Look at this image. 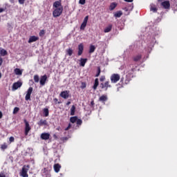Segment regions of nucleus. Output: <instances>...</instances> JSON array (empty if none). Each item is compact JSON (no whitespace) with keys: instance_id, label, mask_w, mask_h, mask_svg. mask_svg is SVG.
I'll use <instances>...</instances> for the list:
<instances>
[{"instance_id":"1","label":"nucleus","mask_w":177,"mask_h":177,"mask_svg":"<svg viewBox=\"0 0 177 177\" xmlns=\"http://www.w3.org/2000/svg\"><path fill=\"white\" fill-rule=\"evenodd\" d=\"M62 13H63V7L55 8L53 12V17H59V16L62 15Z\"/></svg>"},{"instance_id":"2","label":"nucleus","mask_w":177,"mask_h":177,"mask_svg":"<svg viewBox=\"0 0 177 177\" xmlns=\"http://www.w3.org/2000/svg\"><path fill=\"white\" fill-rule=\"evenodd\" d=\"M29 168H30L29 165L24 166L22 167V171H21V176L22 177H28V174H27V172H28Z\"/></svg>"},{"instance_id":"3","label":"nucleus","mask_w":177,"mask_h":177,"mask_svg":"<svg viewBox=\"0 0 177 177\" xmlns=\"http://www.w3.org/2000/svg\"><path fill=\"white\" fill-rule=\"evenodd\" d=\"M120 75L118 74H113L111 76V81L113 84H117V82H118V81H120Z\"/></svg>"},{"instance_id":"4","label":"nucleus","mask_w":177,"mask_h":177,"mask_svg":"<svg viewBox=\"0 0 177 177\" xmlns=\"http://www.w3.org/2000/svg\"><path fill=\"white\" fill-rule=\"evenodd\" d=\"M25 123V135L27 136L28 135V132L31 131V127H30V123L27 121V120H24Z\"/></svg>"},{"instance_id":"5","label":"nucleus","mask_w":177,"mask_h":177,"mask_svg":"<svg viewBox=\"0 0 177 177\" xmlns=\"http://www.w3.org/2000/svg\"><path fill=\"white\" fill-rule=\"evenodd\" d=\"M59 96H61V97H63V99H68V97H70V91H62L61 93L59 94Z\"/></svg>"},{"instance_id":"6","label":"nucleus","mask_w":177,"mask_h":177,"mask_svg":"<svg viewBox=\"0 0 177 177\" xmlns=\"http://www.w3.org/2000/svg\"><path fill=\"white\" fill-rule=\"evenodd\" d=\"M23 83L21 82H17L12 84V91H17L19 88H21Z\"/></svg>"},{"instance_id":"7","label":"nucleus","mask_w":177,"mask_h":177,"mask_svg":"<svg viewBox=\"0 0 177 177\" xmlns=\"http://www.w3.org/2000/svg\"><path fill=\"white\" fill-rule=\"evenodd\" d=\"M48 80V76L46 75H44L43 76H41L40 77V85H41V86H44L46 82Z\"/></svg>"},{"instance_id":"8","label":"nucleus","mask_w":177,"mask_h":177,"mask_svg":"<svg viewBox=\"0 0 177 177\" xmlns=\"http://www.w3.org/2000/svg\"><path fill=\"white\" fill-rule=\"evenodd\" d=\"M31 93H32V87H30L28 89L26 95L25 97V100H30V99H31Z\"/></svg>"},{"instance_id":"9","label":"nucleus","mask_w":177,"mask_h":177,"mask_svg":"<svg viewBox=\"0 0 177 177\" xmlns=\"http://www.w3.org/2000/svg\"><path fill=\"white\" fill-rule=\"evenodd\" d=\"M161 6H162L164 9H169L171 8V3L169 1H165L161 3Z\"/></svg>"},{"instance_id":"10","label":"nucleus","mask_w":177,"mask_h":177,"mask_svg":"<svg viewBox=\"0 0 177 177\" xmlns=\"http://www.w3.org/2000/svg\"><path fill=\"white\" fill-rule=\"evenodd\" d=\"M40 138L42 140H48L50 138V134L49 133H42Z\"/></svg>"},{"instance_id":"11","label":"nucleus","mask_w":177,"mask_h":177,"mask_svg":"<svg viewBox=\"0 0 177 177\" xmlns=\"http://www.w3.org/2000/svg\"><path fill=\"white\" fill-rule=\"evenodd\" d=\"M83 52H84V44H80L78 45V53H77L78 56H81Z\"/></svg>"},{"instance_id":"12","label":"nucleus","mask_w":177,"mask_h":177,"mask_svg":"<svg viewBox=\"0 0 177 177\" xmlns=\"http://www.w3.org/2000/svg\"><path fill=\"white\" fill-rule=\"evenodd\" d=\"M53 8L55 9H57L59 8H63V6H62V3L59 1L54 2L53 3Z\"/></svg>"},{"instance_id":"13","label":"nucleus","mask_w":177,"mask_h":177,"mask_svg":"<svg viewBox=\"0 0 177 177\" xmlns=\"http://www.w3.org/2000/svg\"><path fill=\"white\" fill-rule=\"evenodd\" d=\"M60 168H62V166L59 163L54 165V171L57 174L59 172Z\"/></svg>"},{"instance_id":"14","label":"nucleus","mask_w":177,"mask_h":177,"mask_svg":"<svg viewBox=\"0 0 177 177\" xmlns=\"http://www.w3.org/2000/svg\"><path fill=\"white\" fill-rule=\"evenodd\" d=\"M38 39H39L38 37H36V36H31V37L29 38L28 44H31L32 42H35V41H38Z\"/></svg>"},{"instance_id":"15","label":"nucleus","mask_w":177,"mask_h":177,"mask_svg":"<svg viewBox=\"0 0 177 177\" xmlns=\"http://www.w3.org/2000/svg\"><path fill=\"white\" fill-rule=\"evenodd\" d=\"M86 62H88V59L86 58H81L80 59V66L82 67H85V64H86Z\"/></svg>"},{"instance_id":"16","label":"nucleus","mask_w":177,"mask_h":177,"mask_svg":"<svg viewBox=\"0 0 177 177\" xmlns=\"http://www.w3.org/2000/svg\"><path fill=\"white\" fill-rule=\"evenodd\" d=\"M107 95H102L101 97H100L99 98V102H102V103H104V102H107Z\"/></svg>"},{"instance_id":"17","label":"nucleus","mask_w":177,"mask_h":177,"mask_svg":"<svg viewBox=\"0 0 177 177\" xmlns=\"http://www.w3.org/2000/svg\"><path fill=\"white\" fill-rule=\"evenodd\" d=\"M150 10L151 12H153V13H157V7H156V6L154 4H151L150 6Z\"/></svg>"},{"instance_id":"18","label":"nucleus","mask_w":177,"mask_h":177,"mask_svg":"<svg viewBox=\"0 0 177 177\" xmlns=\"http://www.w3.org/2000/svg\"><path fill=\"white\" fill-rule=\"evenodd\" d=\"M97 86H99V79L96 78L95 80V83L93 86V88L94 89V91H96V89H97Z\"/></svg>"},{"instance_id":"19","label":"nucleus","mask_w":177,"mask_h":177,"mask_svg":"<svg viewBox=\"0 0 177 177\" xmlns=\"http://www.w3.org/2000/svg\"><path fill=\"white\" fill-rule=\"evenodd\" d=\"M113 28V25L110 24L104 29V32H110Z\"/></svg>"},{"instance_id":"20","label":"nucleus","mask_w":177,"mask_h":177,"mask_svg":"<svg viewBox=\"0 0 177 177\" xmlns=\"http://www.w3.org/2000/svg\"><path fill=\"white\" fill-rule=\"evenodd\" d=\"M104 86L105 88V91H107V89H109V88H111V85H110V82L109 81L106 82L104 84Z\"/></svg>"},{"instance_id":"21","label":"nucleus","mask_w":177,"mask_h":177,"mask_svg":"<svg viewBox=\"0 0 177 177\" xmlns=\"http://www.w3.org/2000/svg\"><path fill=\"white\" fill-rule=\"evenodd\" d=\"M15 73L16 75H21V74H23V72L21 71V70L17 68L15 69Z\"/></svg>"},{"instance_id":"22","label":"nucleus","mask_w":177,"mask_h":177,"mask_svg":"<svg viewBox=\"0 0 177 177\" xmlns=\"http://www.w3.org/2000/svg\"><path fill=\"white\" fill-rule=\"evenodd\" d=\"M117 8V3H111L109 7V9L111 10H114Z\"/></svg>"},{"instance_id":"23","label":"nucleus","mask_w":177,"mask_h":177,"mask_svg":"<svg viewBox=\"0 0 177 177\" xmlns=\"http://www.w3.org/2000/svg\"><path fill=\"white\" fill-rule=\"evenodd\" d=\"M71 115H75V106L74 105L71 108Z\"/></svg>"},{"instance_id":"24","label":"nucleus","mask_w":177,"mask_h":177,"mask_svg":"<svg viewBox=\"0 0 177 177\" xmlns=\"http://www.w3.org/2000/svg\"><path fill=\"white\" fill-rule=\"evenodd\" d=\"M38 125H39L40 127H42V125H46V120H40V121L37 123Z\"/></svg>"},{"instance_id":"25","label":"nucleus","mask_w":177,"mask_h":177,"mask_svg":"<svg viewBox=\"0 0 177 177\" xmlns=\"http://www.w3.org/2000/svg\"><path fill=\"white\" fill-rule=\"evenodd\" d=\"M140 59H142V55H140L133 57L134 62H139V60H140Z\"/></svg>"},{"instance_id":"26","label":"nucleus","mask_w":177,"mask_h":177,"mask_svg":"<svg viewBox=\"0 0 177 177\" xmlns=\"http://www.w3.org/2000/svg\"><path fill=\"white\" fill-rule=\"evenodd\" d=\"M43 111H44V117H48L49 115V109L45 108L44 109Z\"/></svg>"},{"instance_id":"27","label":"nucleus","mask_w":177,"mask_h":177,"mask_svg":"<svg viewBox=\"0 0 177 177\" xmlns=\"http://www.w3.org/2000/svg\"><path fill=\"white\" fill-rule=\"evenodd\" d=\"M77 120H78V118L77 116L71 117L70 118V121L71 122H72V124H74V122H77Z\"/></svg>"},{"instance_id":"28","label":"nucleus","mask_w":177,"mask_h":177,"mask_svg":"<svg viewBox=\"0 0 177 177\" xmlns=\"http://www.w3.org/2000/svg\"><path fill=\"white\" fill-rule=\"evenodd\" d=\"M95 49H96V47H95V46L93 45L90 46L89 53H93Z\"/></svg>"},{"instance_id":"29","label":"nucleus","mask_w":177,"mask_h":177,"mask_svg":"<svg viewBox=\"0 0 177 177\" xmlns=\"http://www.w3.org/2000/svg\"><path fill=\"white\" fill-rule=\"evenodd\" d=\"M73 53V50L71 48H68V50H66V55H68V56H72Z\"/></svg>"},{"instance_id":"30","label":"nucleus","mask_w":177,"mask_h":177,"mask_svg":"<svg viewBox=\"0 0 177 177\" xmlns=\"http://www.w3.org/2000/svg\"><path fill=\"white\" fill-rule=\"evenodd\" d=\"M33 80L35 82H37V83L39 82V76L38 75H35Z\"/></svg>"},{"instance_id":"31","label":"nucleus","mask_w":177,"mask_h":177,"mask_svg":"<svg viewBox=\"0 0 177 177\" xmlns=\"http://www.w3.org/2000/svg\"><path fill=\"white\" fill-rule=\"evenodd\" d=\"M0 55L1 56H6V55H8V51H6V50L3 49L0 51Z\"/></svg>"},{"instance_id":"32","label":"nucleus","mask_w":177,"mask_h":177,"mask_svg":"<svg viewBox=\"0 0 177 177\" xmlns=\"http://www.w3.org/2000/svg\"><path fill=\"white\" fill-rule=\"evenodd\" d=\"M122 15V11H118L117 12H115L114 14V16H115V17H120Z\"/></svg>"},{"instance_id":"33","label":"nucleus","mask_w":177,"mask_h":177,"mask_svg":"<svg viewBox=\"0 0 177 177\" xmlns=\"http://www.w3.org/2000/svg\"><path fill=\"white\" fill-rule=\"evenodd\" d=\"M1 150H6V149H8V145L4 142L3 145H1Z\"/></svg>"},{"instance_id":"34","label":"nucleus","mask_w":177,"mask_h":177,"mask_svg":"<svg viewBox=\"0 0 177 177\" xmlns=\"http://www.w3.org/2000/svg\"><path fill=\"white\" fill-rule=\"evenodd\" d=\"M85 27H86V24H85L84 22H82L80 26V30H85Z\"/></svg>"},{"instance_id":"35","label":"nucleus","mask_w":177,"mask_h":177,"mask_svg":"<svg viewBox=\"0 0 177 177\" xmlns=\"http://www.w3.org/2000/svg\"><path fill=\"white\" fill-rule=\"evenodd\" d=\"M19 110H20L19 107L14 108L13 114H17V113H19Z\"/></svg>"},{"instance_id":"36","label":"nucleus","mask_w":177,"mask_h":177,"mask_svg":"<svg viewBox=\"0 0 177 177\" xmlns=\"http://www.w3.org/2000/svg\"><path fill=\"white\" fill-rule=\"evenodd\" d=\"M7 27H8L9 31H12V30H13V27L12 26V25L10 24H8Z\"/></svg>"},{"instance_id":"37","label":"nucleus","mask_w":177,"mask_h":177,"mask_svg":"<svg viewBox=\"0 0 177 177\" xmlns=\"http://www.w3.org/2000/svg\"><path fill=\"white\" fill-rule=\"evenodd\" d=\"M89 19V16H86L84 21H83V23H85L86 24H87L88 23V19Z\"/></svg>"},{"instance_id":"38","label":"nucleus","mask_w":177,"mask_h":177,"mask_svg":"<svg viewBox=\"0 0 177 177\" xmlns=\"http://www.w3.org/2000/svg\"><path fill=\"white\" fill-rule=\"evenodd\" d=\"M100 73H101L100 67H98L97 68V73L95 75V77H99V75H100Z\"/></svg>"},{"instance_id":"39","label":"nucleus","mask_w":177,"mask_h":177,"mask_svg":"<svg viewBox=\"0 0 177 177\" xmlns=\"http://www.w3.org/2000/svg\"><path fill=\"white\" fill-rule=\"evenodd\" d=\"M81 88H82V89L86 88V83L82 82Z\"/></svg>"},{"instance_id":"40","label":"nucleus","mask_w":177,"mask_h":177,"mask_svg":"<svg viewBox=\"0 0 177 177\" xmlns=\"http://www.w3.org/2000/svg\"><path fill=\"white\" fill-rule=\"evenodd\" d=\"M76 121H77V125H82V120L77 119Z\"/></svg>"},{"instance_id":"41","label":"nucleus","mask_w":177,"mask_h":177,"mask_svg":"<svg viewBox=\"0 0 177 177\" xmlns=\"http://www.w3.org/2000/svg\"><path fill=\"white\" fill-rule=\"evenodd\" d=\"M104 80H106L105 76H101V77L100 78V82H103V81H104Z\"/></svg>"},{"instance_id":"42","label":"nucleus","mask_w":177,"mask_h":177,"mask_svg":"<svg viewBox=\"0 0 177 177\" xmlns=\"http://www.w3.org/2000/svg\"><path fill=\"white\" fill-rule=\"evenodd\" d=\"M86 0H80L79 3L80 5H85Z\"/></svg>"},{"instance_id":"43","label":"nucleus","mask_w":177,"mask_h":177,"mask_svg":"<svg viewBox=\"0 0 177 177\" xmlns=\"http://www.w3.org/2000/svg\"><path fill=\"white\" fill-rule=\"evenodd\" d=\"M25 1L26 0H19V3H20V5H24Z\"/></svg>"},{"instance_id":"44","label":"nucleus","mask_w":177,"mask_h":177,"mask_svg":"<svg viewBox=\"0 0 177 177\" xmlns=\"http://www.w3.org/2000/svg\"><path fill=\"white\" fill-rule=\"evenodd\" d=\"M9 141L10 142V143H12V142H15V138L14 137H10Z\"/></svg>"},{"instance_id":"45","label":"nucleus","mask_w":177,"mask_h":177,"mask_svg":"<svg viewBox=\"0 0 177 177\" xmlns=\"http://www.w3.org/2000/svg\"><path fill=\"white\" fill-rule=\"evenodd\" d=\"M70 128H71V124H68V126L65 129V131H68V129H70Z\"/></svg>"},{"instance_id":"46","label":"nucleus","mask_w":177,"mask_h":177,"mask_svg":"<svg viewBox=\"0 0 177 177\" xmlns=\"http://www.w3.org/2000/svg\"><path fill=\"white\" fill-rule=\"evenodd\" d=\"M70 128H71V124H68V126L65 129V131H68V129H70Z\"/></svg>"},{"instance_id":"47","label":"nucleus","mask_w":177,"mask_h":177,"mask_svg":"<svg viewBox=\"0 0 177 177\" xmlns=\"http://www.w3.org/2000/svg\"><path fill=\"white\" fill-rule=\"evenodd\" d=\"M62 140H63L64 142H66V140H68V137H63L62 138Z\"/></svg>"},{"instance_id":"48","label":"nucleus","mask_w":177,"mask_h":177,"mask_svg":"<svg viewBox=\"0 0 177 177\" xmlns=\"http://www.w3.org/2000/svg\"><path fill=\"white\" fill-rule=\"evenodd\" d=\"M53 100H54L55 104H57V103H58V104H60V102H58L57 98H55Z\"/></svg>"},{"instance_id":"49","label":"nucleus","mask_w":177,"mask_h":177,"mask_svg":"<svg viewBox=\"0 0 177 177\" xmlns=\"http://www.w3.org/2000/svg\"><path fill=\"white\" fill-rule=\"evenodd\" d=\"M100 88H101V89H104V83L100 84Z\"/></svg>"},{"instance_id":"50","label":"nucleus","mask_w":177,"mask_h":177,"mask_svg":"<svg viewBox=\"0 0 177 177\" xmlns=\"http://www.w3.org/2000/svg\"><path fill=\"white\" fill-rule=\"evenodd\" d=\"M2 63H3V59L0 57V66H2Z\"/></svg>"},{"instance_id":"51","label":"nucleus","mask_w":177,"mask_h":177,"mask_svg":"<svg viewBox=\"0 0 177 177\" xmlns=\"http://www.w3.org/2000/svg\"><path fill=\"white\" fill-rule=\"evenodd\" d=\"M0 177H6V175L3 173H0Z\"/></svg>"},{"instance_id":"52","label":"nucleus","mask_w":177,"mask_h":177,"mask_svg":"<svg viewBox=\"0 0 177 177\" xmlns=\"http://www.w3.org/2000/svg\"><path fill=\"white\" fill-rule=\"evenodd\" d=\"M44 34H45V31L41 30L39 35H44Z\"/></svg>"},{"instance_id":"53","label":"nucleus","mask_w":177,"mask_h":177,"mask_svg":"<svg viewBox=\"0 0 177 177\" xmlns=\"http://www.w3.org/2000/svg\"><path fill=\"white\" fill-rule=\"evenodd\" d=\"M91 104L92 107H93V106H95V102L93 100H92L91 102Z\"/></svg>"},{"instance_id":"54","label":"nucleus","mask_w":177,"mask_h":177,"mask_svg":"<svg viewBox=\"0 0 177 177\" xmlns=\"http://www.w3.org/2000/svg\"><path fill=\"white\" fill-rule=\"evenodd\" d=\"M125 2H133V0H124Z\"/></svg>"},{"instance_id":"55","label":"nucleus","mask_w":177,"mask_h":177,"mask_svg":"<svg viewBox=\"0 0 177 177\" xmlns=\"http://www.w3.org/2000/svg\"><path fill=\"white\" fill-rule=\"evenodd\" d=\"M53 138L57 140V136L56 134H54Z\"/></svg>"},{"instance_id":"56","label":"nucleus","mask_w":177,"mask_h":177,"mask_svg":"<svg viewBox=\"0 0 177 177\" xmlns=\"http://www.w3.org/2000/svg\"><path fill=\"white\" fill-rule=\"evenodd\" d=\"M70 104H71V102H68L66 103V106H70Z\"/></svg>"},{"instance_id":"57","label":"nucleus","mask_w":177,"mask_h":177,"mask_svg":"<svg viewBox=\"0 0 177 177\" xmlns=\"http://www.w3.org/2000/svg\"><path fill=\"white\" fill-rule=\"evenodd\" d=\"M2 117H3L2 112H1V111H0V119H1V118H2Z\"/></svg>"},{"instance_id":"58","label":"nucleus","mask_w":177,"mask_h":177,"mask_svg":"<svg viewBox=\"0 0 177 177\" xmlns=\"http://www.w3.org/2000/svg\"><path fill=\"white\" fill-rule=\"evenodd\" d=\"M3 12V8H0V13H2Z\"/></svg>"},{"instance_id":"59","label":"nucleus","mask_w":177,"mask_h":177,"mask_svg":"<svg viewBox=\"0 0 177 177\" xmlns=\"http://www.w3.org/2000/svg\"><path fill=\"white\" fill-rule=\"evenodd\" d=\"M57 131H60V127H58L57 128Z\"/></svg>"},{"instance_id":"60","label":"nucleus","mask_w":177,"mask_h":177,"mask_svg":"<svg viewBox=\"0 0 177 177\" xmlns=\"http://www.w3.org/2000/svg\"><path fill=\"white\" fill-rule=\"evenodd\" d=\"M0 78H2V73L0 72Z\"/></svg>"},{"instance_id":"61","label":"nucleus","mask_w":177,"mask_h":177,"mask_svg":"<svg viewBox=\"0 0 177 177\" xmlns=\"http://www.w3.org/2000/svg\"><path fill=\"white\" fill-rule=\"evenodd\" d=\"M158 2H161V1H162V0H158Z\"/></svg>"}]
</instances>
